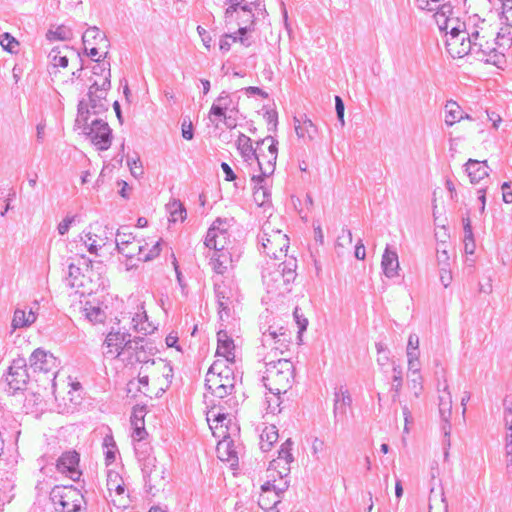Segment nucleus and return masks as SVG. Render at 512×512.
I'll list each match as a JSON object with an SVG mask.
<instances>
[{"instance_id": "c9c22d12", "label": "nucleus", "mask_w": 512, "mask_h": 512, "mask_svg": "<svg viewBox=\"0 0 512 512\" xmlns=\"http://www.w3.org/2000/svg\"><path fill=\"white\" fill-rule=\"evenodd\" d=\"M444 120L448 127L463 120V110L461 106L454 100H448L444 106Z\"/></svg>"}, {"instance_id": "864d4df0", "label": "nucleus", "mask_w": 512, "mask_h": 512, "mask_svg": "<svg viewBox=\"0 0 512 512\" xmlns=\"http://www.w3.org/2000/svg\"><path fill=\"white\" fill-rule=\"evenodd\" d=\"M464 224V242H465V252L467 254H473L475 250V242L474 236L471 226V221L469 218L463 219Z\"/></svg>"}, {"instance_id": "6e6552de", "label": "nucleus", "mask_w": 512, "mask_h": 512, "mask_svg": "<svg viewBox=\"0 0 512 512\" xmlns=\"http://www.w3.org/2000/svg\"><path fill=\"white\" fill-rule=\"evenodd\" d=\"M81 384L72 381L70 378L61 383L52 382V391L55 401L58 402L59 412H72L81 402Z\"/></svg>"}, {"instance_id": "603ef678", "label": "nucleus", "mask_w": 512, "mask_h": 512, "mask_svg": "<svg viewBox=\"0 0 512 512\" xmlns=\"http://www.w3.org/2000/svg\"><path fill=\"white\" fill-rule=\"evenodd\" d=\"M449 4L447 0H416V5L420 10L433 13L442 10L444 5Z\"/></svg>"}, {"instance_id": "5701e85b", "label": "nucleus", "mask_w": 512, "mask_h": 512, "mask_svg": "<svg viewBox=\"0 0 512 512\" xmlns=\"http://www.w3.org/2000/svg\"><path fill=\"white\" fill-rule=\"evenodd\" d=\"M294 129L297 137L304 142L313 141L318 133L317 126L306 115L294 117Z\"/></svg>"}, {"instance_id": "7c9ffc66", "label": "nucleus", "mask_w": 512, "mask_h": 512, "mask_svg": "<svg viewBox=\"0 0 512 512\" xmlns=\"http://www.w3.org/2000/svg\"><path fill=\"white\" fill-rule=\"evenodd\" d=\"M465 170L471 183H478L480 180L488 176L489 167L486 161L469 159L465 164Z\"/></svg>"}, {"instance_id": "412c9836", "label": "nucleus", "mask_w": 512, "mask_h": 512, "mask_svg": "<svg viewBox=\"0 0 512 512\" xmlns=\"http://www.w3.org/2000/svg\"><path fill=\"white\" fill-rule=\"evenodd\" d=\"M126 228H121L117 231L115 243L116 247L122 255L127 258H137L138 254L141 253L142 244L139 241H135L131 233L125 231Z\"/></svg>"}, {"instance_id": "f03ea898", "label": "nucleus", "mask_w": 512, "mask_h": 512, "mask_svg": "<svg viewBox=\"0 0 512 512\" xmlns=\"http://www.w3.org/2000/svg\"><path fill=\"white\" fill-rule=\"evenodd\" d=\"M75 125L89 137L97 149L107 150L110 147L112 134L108 123L100 117L89 119V111L84 104L78 105Z\"/></svg>"}, {"instance_id": "f3484780", "label": "nucleus", "mask_w": 512, "mask_h": 512, "mask_svg": "<svg viewBox=\"0 0 512 512\" xmlns=\"http://www.w3.org/2000/svg\"><path fill=\"white\" fill-rule=\"evenodd\" d=\"M228 228L229 224L226 220L216 219L207 231L205 246L216 251L226 250L230 242Z\"/></svg>"}, {"instance_id": "a19ab883", "label": "nucleus", "mask_w": 512, "mask_h": 512, "mask_svg": "<svg viewBox=\"0 0 512 512\" xmlns=\"http://www.w3.org/2000/svg\"><path fill=\"white\" fill-rule=\"evenodd\" d=\"M230 263L231 256L226 250H214V253L211 256V265L216 273L223 274Z\"/></svg>"}, {"instance_id": "4d7b16f0", "label": "nucleus", "mask_w": 512, "mask_h": 512, "mask_svg": "<svg viewBox=\"0 0 512 512\" xmlns=\"http://www.w3.org/2000/svg\"><path fill=\"white\" fill-rule=\"evenodd\" d=\"M143 342L144 338L142 337H135L133 339L130 337L131 348L129 350H125V355L123 356L128 360L135 357L137 361H141L138 350L143 349Z\"/></svg>"}, {"instance_id": "5fc2aeb1", "label": "nucleus", "mask_w": 512, "mask_h": 512, "mask_svg": "<svg viewBox=\"0 0 512 512\" xmlns=\"http://www.w3.org/2000/svg\"><path fill=\"white\" fill-rule=\"evenodd\" d=\"M46 36H47V39L51 40V41L52 40L65 41V40H69L72 37V31L70 28H68L64 25H60V26L56 27L55 29L48 30Z\"/></svg>"}, {"instance_id": "4be33fe9", "label": "nucleus", "mask_w": 512, "mask_h": 512, "mask_svg": "<svg viewBox=\"0 0 512 512\" xmlns=\"http://www.w3.org/2000/svg\"><path fill=\"white\" fill-rule=\"evenodd\" d=\"M30 368L34 372H52L55 376L54 370L58 367L57 359L49 352L42 349H36L29 359ZM55 380V377L53 378Z\"/></svg>"}, {"instance_id": "1a4fd4ad", "label": "nucleus", "mask_w": 512, "mask_h": 512, "mask_svg": "<svg viewBox=\"0 0 512 512\" xmlns=\"http://www.w3.org/2000/svg\"><path fill=\"white\" fill-rule=\"evenodd\" d=\"M468 26L469 28H473L478 31V36L475 37V39L474 37H470L471 42H475L477 46L478 44H481V49L479 51H471V55H474L476 59L487 63V59L490 58L494 49V42L492 39L495 36V31L491 29L485 20H480L476 16L469 18Z\"/></svg>"}, {"instance_id": "4c0bfd02", "label": "nucleus", "mask_w": 512, "mask_h": 512, "mask_svg": "<svg viewBox=\"0 0 512 512\" xmlns=\"http://www.w3.org/2000/svg\"><path fill=\"white\" fill-rule=\"evenodd\" d=\"M69 494H73L76 498H73L71 495L62 497L61 505L63 507V512H85V508L83 507V497L75 491L69 492Z\"/></svg>"}, {"instance_id": "9b49d317", "label": "nucleus", "mask_w": 512, "mask_h": 512, "mask_svg": "<svg viewBox=\"0 0 512 512\" xmlns=\"http://www.w3.org/2000/svg\"><path fill=\"white\" fill-rule=\"evenodd\" d=\"M289 479L269 478L262 486L258 499L259 506L266 511L272 510L281 502L283 494L289 487Z\"/></svg>"}, {"instance_id": "f8f14e48", "label": "nucleus", "mask_w": 512, "mask_h": 512, "mask_svg": "<svg viewBox=\"0 0 512 512\" xmlns=\"http://www.w3.org/2000/svg\"><path fill=\"white\" fill-rule=\"evenodd\" d=\"M296 268L297 261L293 257H289L283 263L278 265V268L269 271L267 268L263 272V280L269 286L271 282L275 284L277 289L281 288V286H285V290H289L288 286L295 280L296 278Z\"/></svg>"}, {"instance_id": "aec40b11", "label": "nucleus", "mask_w": 512, "mask_h": 512, "mask_svg": "<svg viewBox=\"0 0 512 512\" xmlns=\"http://www.w3.org/2000/svg\"><path fill=\"white\" fill-rule=\"evenodd\" d=\"M433 16L439 30L445 32V37L455 32L453 27L463 29V25H468V22H460L458 18L453 17V7L451 4L444 5L442 10L435 12Z\"/></svg>"}, {"instance_id": "c03bdc74", "label": "nucleus", "mask_w": 512, "mask_h": 512, "mask_svg": "<svg viewBox=\"0 0 512 512\" xmlns=\"http://www.w3.org/2000/svg\"><path fill=\"white\" fill-rule=\"evenodd\" d=\"M108 237L98 235L97 233L88 232L85 235V246L87 247L90 253H97L98 248H101L106 245Z\"/></svg>"}, {"instance_id": "a878e982", "label": "nucleus", "mask_w": 512, "mask_h": 512, "mask_svg": "<svg viewBox=\"0 0 512 512\" xmlns=\"http://www.w3.org/2000/svg\"><path fill=\"white\" fill-rule=\"evenodd\" d=\"M248 30V26H240L237 33L224 34L219 41V49L221 52H228L231 45L236 42H240L243 46L249 47L251 45V41L245 36Z\"/></svg>"}, {"instance_id": "20e7f679", "label": "nucleus", "mask_w": 512, "mask_h": 512, "mask_svg": "<svg viewBox=\"0 0 512 512\" xmlns=\"http://www.w3.org/2000/svg\"><path fill=\"white\" fill-rule=\"evenodd\" d=\"M238 101L226 92L222 91L214 100L208 113V119L216 129L223 123L226 129L232 130L237 126Z\"/></svg>"}, {"instance_id": "49530a36", "label": "nucleus", "mask_w": 512, "mask_h": 512, "mask_svg": "<svg viewBox=\"0 0 512 512\" xmlns=\"http://www.w3.org/2000/svg\"><path fill=\"white\" fill-rule=\"evenodd\" d=\"M107 488L110 492L115 491L118 495L124 493L123 479L118 472L112 469L107 471Z\"/></svg>"}, {"instance_id": "13d9d810", "label": "nucleus", "mask_w": 512, "mask_h": 512, "mask_svg": "<svg viewBox=\"0 0 512 512\" xmlns=\"http://www.w3.org/2000/svg\"><path fill=\"white\" fill-rule=\"evenodd\" d=\"M95 61L97 64L93 67V74L99 77L97 80L107 77V79L110 81V64L103 61L101 62L100 58L96 59Z\"/></svg>"}, {"instance_id": "dca6fc26", "label": "nucleus", "mask_w": 512, "mask_h": 512, "mask_svg": "<svg viewBox=\"0 0 512 512\" xmlns=\"http://www.w3.org/2000/svg\"><path fill=\"white\" fill-rule=\"evenodd\" d=\"M26 366V360L22 357L14 359L9 366L6 375L7 388H5V391L10 395L24 389L28 380Z\"/></svg>"}, {"instance_id": "7ed1b4c3", "label": "nucleus", "mask_w": 512, "mask_h": 512, "mask_svg": "<svg viewBox=\"0 0 512 512\" xmlns=\"http://www.w3.org/2000/svg\"><path fill=\"white\" fill-rule=\"evenodd\" d=\"M257 145H267V152H264L259 147L254 161L258 164L260 175H253L252 181L255 183V190H263V192H266L270 187L269 177L274 173L276 166L278 154L277 141L272 136H267L261 141H258Z\"/></svg>"}, {"instance_id": "69168bd1", "label": "nucleus", "mask_w": 512, "mask_h": 512, "mask_svg": "<svg viewBox=\"0 0 512 512\" xmlns=\"http://www.w3.org/2000/svg\"><path fill=\"white\" fill-rule=\"evenodd\" d=\"M182 137L186 140H192L193 133V124L189 118H184L181 125Z\"/></svg>"}, {"instance_id": "338daca9", "label": "nucleus", "mask_w": 512, "mask_h": 512, "mask_svg": "<svg viewBox=\"0 0 512 512\" xmlns=\"http://www.w3.org/2000/svg\"><path fill=\"white\" fill-rule=\"evenodd\" d=\"M127 163L134 177L142 175L143 169L139 159L128 160Z\"/></svg>"}, {"instance_id": "c756f323", "label": "nucleus", "mask_w": 512, "mask_h": 512, "mask_svg": "<svg viewBox=\"0 0 512 512\" xmlns=\"http://www.w3.org/2000/svg\"><path fill=\"white\" fill-rule=\"evenodd\" d=\"M86 279V275L81 272L80 267L71 263L68 267V276L66 278V284L76 289L77 293L85 294L91 293L92 289H85L84 280Z\"/></svg>"}, {"instance_id": "a18cd8bd", "label": "nucleus", "mask_w": 512, "mask_h": 512, "mask_svg": "<svg viewBox=\"0 0 512 512\" xmlns=\"http://www.w3.org/2000/svg\"><path fill=\"white\" fill-rule=\"evenodd\" d=\"M166 210L169 213V221L170 222H177V221H183L186 218V210L183 206V204L179 201H172L169 202L166 205Z\"/></svg>"}, {"instance_id": "423d86ee", "label": "nucleus", "mask_w": 512, "mask_h": 512, "mask_svg": "<svg viewBox=\"0 0 512 512\" xmlns=\"http://www.w3.org/2000/svg\"><path fill=\"white\" fill-rule=\"evenodd\" d=\"M212 416L213 419L210 415L207 417L209 427L215 437L222 438L216 447L217 456L221 461L230 462L231 465H234L238 462V456L234 442L227 435V425L225 423L227 416L224 413L213 414Z\"/></svg>"}, {"instance_id": "79ce46f5", "label": "nucleus", "mask_w": 512, "mask_h": 512, "mask_svg": "<svg viewBox=\"0 0 512 512\" xmlns=\"http://www.w3.org/2000/svg\"><path fill=\"white\" fill-rule=\"evenodd\" d=\"M15 488V472L7 471L5 473V479L2 477V504L4 501L10 502L14 494L12 491Z\"/></svg>"}, {"instance_id": "393cba45", "label": "nucleus", "mask_w": 512, "mask_h": 512, "mask_svg": "<svg viewBox=\"0 0 512 512\" xmlns=\"http://www.w3.org/2000/svg\"><path fill=\"white\" fill-rule=\"evenodd\" d=\"M216 297L218 301L220 319H228L231 315V309L233 308L231 290L225 285H217Z\"/></svg>"}, {"instance_id": "2f4dec72", "label": "nucleus", "mask_w": 512, "mask_h": 512, "mask_svg": "<svg viewBox=\"0 0 512 512\" xmlns=\"http://www.w3.org/2000/svg\"><path fill=\"white\" fill-rule=\"evenodd\" d=\"M82 41L87 50V46H99V48H108L109 42L106 35L98 27H89L82 36Z\"/></svg>"}, {"instance_id": "b1692460", "label": "nucleus", "mask_w": 512, "mask_h": 512, "mask_svg": "<svg viewBox=\"0 0 512 512\" xmlns=\"http://www.w3.org/2000/svg\"><path fill=\"white\" fill-rule=\"evenodd\" d=\"M79 455L73 452L64 453L57 461V469L61 473H66L73 480L78 479L80 472L77 470Z\"/></svg>"}, {"instance_id": "2eb2a0df", "label": "nucleus", "mask_w": 512, "mask_h": 512, "mask_svg": "<svg viewBox=\"0 0 512 512\" xmlns=\"http://www.w3.org/2000/svg\"><path fill=\"white\" fill-rule=\"evenodd\" d=\"M103 355L106 358L116 359L125 355V350L131 348L130 334L121 331H111L103 343Z\"/></svg>"}, {"instance_id": "9d476101", "label": "nucleus", "mask_w": 512, "mask_h": 512, "mask_svg": "<svg viewBox=\"0 0 512 512\" xmlns=\"http://www.w3.org/2000/svg\"><path fill=\"white\" fill-rule=\"evenodd\" d=\"M109 88L110 81L107 77L101 78L100 80H93L88 92V101L82 100L79 102V105L84 104L89 111V119L99 117L108 110L106 94Z\"/></svg>"}, {"instance_id": "4468645a", "label": "nucleus", "mask_w": 512, "mask_h": 512, "mask_svg": "<svg viewBox=\"0 0 512 512\" xmlns=\"http://www.w3.org/2000/svg\"><path fill=\"white\" fill-rule=\"evenodd\" d=\"M492 41L494 42V49L490 58L487 59L488 64H493L501 67L506 62L505 54L512 46V25L505 24L496 33Z\"/></svg>"}, {"instance_id": "473e14b6", "label": "nucleus", "mask_w": 512, "mask_h": 512, "mask_svg": "<svg viewBox=\"0 0 512 512\" xmlns=\"http://www.w3.org/2000/svg\"><path fill=\"white\" fill-rule=\"evenodd\" d=\"M236 146L245 162L249 164L254 162V158H256V153L260 146L257 145V148H253L250 137L240 133L236 140Z\"/></svg>"}, {"instance_id": "ea45409f", "label": "nucleus", "mask_w": 512, "mask_h": 512, "mask_svg": "<svg viewBox=\"0 0 512 512\" xmlns=\"http://www.w3.org/2000/svg\"><path fill=\"white\" fill-rule=\"evenodd\" d=\"M278 440V430L276 426H266L260 434V448L263 452L270 451L273 444Z\"/></svg>"}, {"instance_id": "09e8293b", "label": "nucleus", "mask_w": 512, "mask_h": 512, "mask_svg": "<svg viewBox=\"0 0 512 512\" xmlns=\"http://www.w3.org/2000/svg\"><path fill=\"white\" fill-rule=\"evenodd\" d=\"M289 344V335L287 330L283 327L277 328V338L275 339L274 356L275 358L279 354H283L287 350Z\"/></svg>"}, {"instance_id": "6ab92c4d", "label": "nucleus", "mask_w": 512, "mask_h": 512, "mask_svg": "<svg viewBox=\"0 0 512 512\" xmlns=\"http://www.w3.org/2000/svg\"><path fill=\"white\" fill-rule=\"evenodd\" d=\"M261 242L263 252L274 259H280L282 255L286 257V251L289 247V239L286 234H273V237H258Z\"/></svg>"}, {"instance_id": "0eeeda50", "label": "nucleus", "mask_w": 512, "mask_h": 512, "mask_svg": "<svg viewBox=\"0 0 512 512\" xmlns=\"http://www.w3.org/2000/svg\"><path fill=\"white\" fill-rule=\"evenodd\" d=\"M454 33L447 35L445 39V46L447 52L453 58H462L471 54V51H479L481 44L478 46L475 42H471L470 37H477L478 31L469 28L468 25H463V29L453 27Z\"/></svg>"}, {"instance_id": "f257e3e1", "label": "nucleus", "mask_w": 512, "mask_h": 512, "mask_svg": "<svg viewBox=\"0 0 512 512\" xmlns=\"http://www.w3.org/2000/svg\"><path fill=\"white\" fill-rule=\"evenodd\" d=\"M265 371L262 377L264 386L273 395L287 393L291 389L295 378L293 363L284 358L273 359L269 355L263 356Z\"/></svg>"}, {"instance_id": "774afa93", "label": "nucleus", "mask_w": 512, "mask_h": 512, "mask_svg": "<svg viewBox=\"0 0 512 512\" xmlns=\"http://www.w3.org/2000/svg\"><path fill=\"white\" fill-rule=\"evenodd\" d=\"M503 421L508 432H512V407L505 406L503 412Z\"/></svg>"}, {"instance_id": "3c124183", "label": "nucleus", "mask_w": 512, "mask_h": 512, "mask_svg": "<svg viewBox=\"0 0 512 512\" xmlns=\"http://www.w3.org/2000/svg\"><path fill=\"white\" fill-rule=\"evenodd\" d=\"M147 245V243L145 245H142V251L141 253L138 254L137 260L147 262L159 256L161 251V240L155 242L148 251L146 247Z\"/></svg>"}, {"instance_id": "cd10ccee", "label": "nucleus", "mask_w": 512, "mask_h": 512, "mask_svg": "<svg viewBox=\"0 0 512 512\" xmlns=\"http://www.w3.org/2000/svg\"><path fill=\"white\" fill-rule=\"evenodd\" d=\"M37 309L38 307L17 308L12 319V327L18 329L32 325L37 319Z\"/></svg>"}, {"instance_id": "0e129e2a", "label": "nucleus", "mask_w": 512, "mask_h": 512, "mask_svg": "<svg viewBox=\"0 0 512 512\" xmlns=\"http://www.w3.org/2000/svg\"><path fill=\"white\" fill-rule=\"evenodd\" d=\"M412 378L409 382V387L413 391V394L416 398H418L422 392V377L421 375H410Z\"/></svg>"}, {"instance_id": "052dcab7", "label": "nucleus", "mask_w": 512, "mask_h": 512, "mask_svg": "<svg viewBox=\"0 0 512 512\" xmlns=\"http://www.w3.org/2000/svg\"><path fill=\"white\" fill-rule=\"evenodd\" d=\"M132 424L134 425V430L132 433V438L135 441H141L145 438L147 432L144 428V421L142 418H137L135 415V419L132 420Z\"/></svg>"}, {"instance_id": "ddd939ff", "label": "nucleus", "mask_w": 512, "mask_h": 512, "mask_svg": "<svg viewBox=\"0 0 512 512\" xmlns=\"http://www.w3.org/2000/svg\"><path fill=\"white\" fill-rule=\"evenodd\" d=\"M293 442L287 439L278 451V457L273 459L267 469L268 478L278 477L281 479H288L290 474V464L294 458L291 453Z\"/></svg>"}, {"instance_id": "e2e57ef3", "label": "nucleus", "mask_w": 512, "mask_h": 512, "mask_svg": "<svg viewBox=\"0 0 512 512\" xmlns=\"http://www.w3.org/2000/svg\"><path fill=\"white\" fill-rule=\"evenodd\" d=\"M393 372H394V375H393V385H392V389L394 390L395 394L393 396V400H395V398L399 395V392L401 390V387H402V370H401V367L399 365H394L393 366Z\"/></svg>"}, {"instance_id": "bb28decb", "label": "nucleus", "mask_w": 512, "mask_h": 512, "mask_svg": "<svg viewBox=\"0 0 512 512\" xmlns=\"http://www.w3.org/2000/svg\"><path fill=\"white\" fill-rule=\"evenodd\" d=\"M381 268L387 278H394L398 276V271L400 269L398 254L396 251L391 250L389 246L385 248L382 255Z\"/></svg>"}, {"instance_id": "de8ad7c7", "label": "nucleus", "mask_w": 512, "mask_h": 512, "mask_svg": "<svg viewBox=\"0 0 512 512\" xmlns=\"http://www.w3.org/2000/svg\"><path fill=\"white\" fill-rule=\"evenodd\" d=\"M103 449L106 465L109 466L116 460L118 449L112 435H106L103 439Z\"/></svg>"}, {"instance_id": "72a5a7b5", "label": "nucleus", "mask_w": 512, "mask_h": 512, "mask_svg": "<svg viewBox=\"0 0 512 512\" xmlns=\"http://www.w3.org/2000/svg\"><path fill=\"white\" fill-rule=\"evenodd\" d=\"M351 403L352 399L347 390L340 388L335 392L334 415L337 420L346 416L347 408L350 407Z\"/></svg>"}, {"instance_id": "e433bc0d", "label": "nucleus", "mask_w": 512, "mask_h": 512, "mask_svg": "<svg viewBox=\"0 0 512 512\" xmlns=\"http://www.w3.org/2000/svg\"><path fill=\"white\" fill-rule=\"evenodd\" d=\"M132 327L135 331L147 335L154 330L152 324L148 321L146 311L141 306L132 318Z\"/></svg>"}, {"instance_id": "58836bf2", "label": "nucleus", "mask_w": 512, "mask_h": 512, "mask_svg": "<svg viewBox=\"0 0 512 512\" xmlns=\"http://www.w3.org/2000/svg\"><path fill=\"white\" fill-rule=\"evenodd\" d=\"M439 413L442 420L448 423L452 414V397L447 385L439 395Z\"/></svg>"}, {"instance_id": "6e6d98bb", "label": "nucleus", "mask_w": 512, "mask_h": 512, "mask_svg": "<svg viewBox=\"0 0 512 512\" xmlns=\"http://www.w3.org/2000/svg\"><path fill=\"white\" fill-rule=\"evenodd\" d=\"M2 49L11 53L17 54L20 51V43L11 34L2 33Z\"/></svg>"}, {"instance_id": "680f3d73", "label": "nucleus", "mask_w": 512, "mask_h": 512, "mask_svg": "<svg viewBox=\"0 0 512 512\" xmlns=\"http://www.w3.org/2000/svg\"><path fill=\"white\" fill-rule=\"evenodd\" d=\"M292 202L294 207L299 211V213L303 212L302 204L304 203L306 206L312 205V199L310 194H293Z\"/></svg>"}, {"instance_id": "a211bd4d", "label": "nucleus", "mask_w": 512, "mask_h": 512, "mask_svg": "<svg viewBox=\"0 0 512 512\" xmlns=\"http://www.w3.org/2000/svg\"><path fill=\"white\" fill-rule=\"evenodd\" d=\"M228 7L225 10L224 18L226 23L234 21V15L242 12L247 14V18L243 19V23H254V9L264 10V4L260 0L248 2L247 0H226Z\"/></svg>"}, {"instance_id": "8fccbe9b", "label": "nucleus", "mask_w": 512, "mask_h": 512, "mask_svg": "<svg viewBox=\"0 0 512 512\" xmlns=\"http://www.w3.org/2000/svg\"><path fill=\"white\" fill-rule=\"evenodd\" d=\"M277 338V328L270 326L265 332L262 334V347L264 349H269L270 351L266 354L275 359L274 349L275 339Z\"/></svg>"}, {"instance_id": "f704fd0d", "label": "nucleus", "mask_w": 512, "mask_h": 512, "mask_svg": "<svg viewBox=\"0 0 512 512\" xmlns=\"http://www.w3.org/2000/svg\"><path fill=\"white\" fill-rule=\"evenodd\" d=\"M283 222L279 215L270 214L267 221H265L262 225L261 232L258 237H273V234H284L283 230Z\"/></svg>"}, {"instance_id": "39448f33", "label": "nucleus", "mask_w": 512, "mask_h": 512, "mask_svg": "<svg viewBox=\"0 0 512 512\" xmlns=\"http://www.w3.org/2000/svg\"><path fill=\"white\" fill-rule=\"evenodd\" d=\"M205 386L212 395L219 399L232 394L235 387V377L232 370L221 361H215L209 368Z\"/></svg>"}, {"instance_id": "c85d7f7f", "label": "nucleus", "mask_w": 512, "mask_h": 512, "mask_svg": "<svg viewBox=\"0 0 512 512\" xmlns=\"http://www.w3.org/2000/svg\"><path fill=\"white\" fill-rule=\"evenodd\" d=\"M217 350L216 354L225 358L227 362L233 363L235 359V345L226 331L220 330L217 333Z\"/></svg>"}, {"instance_id": "37998d69", "label": "nucleus", "mask_w": 512, "mask_h": 512, "mask_svg": "<svg viewBox=\"0 0 512 512\" xmlns=\"http://www.w3.org/2000/svg\"><path fill=\"white\" fill-rule=\"evenodd\" d=\"M70 49L68 47H64L63 49L59 47L53 48L48 57L50 59L51 64L54 67H62L65 68L68 66V56L66 52H69Z\"/></svg>"}, {"instance_id": "bf43d9fd", "label": "nucleus", "mask_w": 512, "mask_h": 512, "mask_svg": "<svg viewBox=\"0 0 512 512\" xmlns=\"http://www.w3.org/2000/svg\"><path fill=\"white\" fill-rule=\"evenodd\" d=\"M501 2V21L512 25V0H499Z\"/></svg>"}]
</instances>
